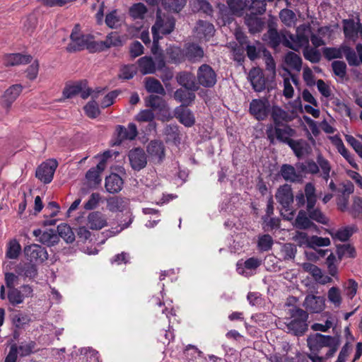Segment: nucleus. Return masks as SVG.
I'll list each match as a JSON object with an SVG mask.
<instances>
[{
  "instance_id": "obj_1",
  "label": "nucleus",
  "mask_w": 362,
  "mask_h": 362,
  "mask_svg": "<svg viewBox=\"0 0 362 362\" xmlns=\"http://www.w3.org/2000/svg\"><path fill=\"white\" fill-rule=\"evenodd\" d=\"M304 191L306 197V211L301 209L298 211L295 220V226L300 230L316 227L313 221L328 225L329 218L320 208L315 207L317 195L315 185L312 182L306 183Z\"/></svg>"
},
{
  "instance_id": "obj_2",
  "label": "nucleus",
  "mask_w": 362,
  "mask_h": 362,
  "mask_svg": "<svg viewBox=\"0 0 362 362\" xmlns=\"http://www.w3.org/2000/svg\"><path fill=\"white\" fill-rule=\"evenodd\" d=\"M356 52L347 45L337 47H325L323 49L325 57L331 60L333 59H339L344 54L349 64L353 66H358L362 64V44L358 43L356 46Z\"/></svg>"
},
{
  "instance_id": "obj_3",
  "label": "nucleus",
  "mask_w": 362,
  "mask_h": 362,
  "mask_svg": "<svg viewBox=\"0 0 362 362\" xmlns=\"http://www.w3.org/2000/svg\"><path fill=\"white\" fill-rule=\"evenodd\" d=\"M71 42L67 45L69 52H75L87 49L90 52L98 51V42L93 40L92 35H85L81 31L79 24H76L70 35Z\"/></svg>"
},
{
  "instance_id": "obj_4",
  "label": "nucleus",
  "mask_w": 362,
  "mask_h": 362,
  "mask_svg": "<svg viewBox=\"0 0 362 362\" xmlns=\"http://www.w3.org/2000/svg\"><path fill=\"white\" fill-rule=\"evenodd\" d=\"M175 21L174 18L168 16L160 15V11L158 9L156 13V20L151 28L153 35V44L156 47L158 41L163 37V35H168L173 32L175 28Z\"/></svg>"
},
{
  "instance_id": "obj_5",
  "label": "nucleus",
  "mask_w": 362,
  "mask_h": 362,
  "mask_svg": "<svg viewBox=\"0 0 362 362\" xmlns=\"http://www.w3.org/2000/svg\"><path fill=\"white\" fill-rule=\"evenodd\" d=\"M296 131L288 124L279 126L267 125L266 134L271 144L274 143V140L287 144L292 137L295 136Z\"/></svg>"
},
{
  "instance_id": "obj_6",
  "label": "nucleus",
  "mask_w": 362,
  "mask_h": 362,
  "mask_svg": "<svg viewBox=\"0 0 362 362\" xmlns=\"http://www.w3.org/2000/svg\"><path fill=\"white\" fill-rule=\"evenodd\" d=\"M291 315L293 320L287 324L289 331L296 336L304 334L308 329L306 322L308 315L307 312L300 308H294L291 310Z\"/></svg>"
},
{
  "instance_id": "obj_7",
  "label": "nucleus",
  "mask_w": 362,
  "mask_h": 362,
  "mask_svg": "<svg viewBox=\"0 0 362 362\" xmlns=\"http://www.w3.org/2000/svg\"><path fill=\"white\" fill-rule=\"evenodd\" d=\"M103 91V89L101 88H96L93 90L86 86V81H78L74 84L67 85L63 90V95L66 98H71L80 93L83 99H86L90 95L95 98H98L99 93Z\"/></svg>"
},
{
  "instance_id": "obj_8",
  "label": "nucleus",
  "mask_w": 362,
  "mask_h": 362,
  "mask_svg": "<svg viewBox=\"0 0 362 362\" xmlns=\"http://www.w3.org/2000/svg\"><path fill=\"white\" fill-rule=\"evenodd\" d=\"M311 33V27L309 24L300 25L296 29V35L288 33L289 42H286V45L293 50L308 46Z\"/></svg>"
},
{
  "instance_id": "obj_9",
  "label": "nucleus",
  "mask_w": 362,
  "mask_h": 362,
  "mask_svg": "<svg viewBox=\"0 0 362 362\" xmlns=\"http://www.w3.org/2000/svg\"><path fill=\"white\" fill-rule=\"evenodd\" d=\"M198 83L204 88H212L217 82V74L209 64H202L197 71Z\"/></svg>"
},
{
  "instance_id": "obj_10",
  "label": "nucleus",
  "mask_w": 362,
  "mask_h": 362,
  "mask_svg": "<svg viewBox=\"0 0 362 362\" xmlns=\"http://www.w3.org/2000/svg\"><path fill=\"white\" fill-rule=\"evenodd\" d=\"M263 40L266 42L271 47L276 49L281 44L288 47L286 42H289L288 33L286 31L278 32L272 26H269L267 32L264 34Z\"/></svg>"
},
{
  "instance_id": "obj_11",
  "label": "nucleus",
  "mask_w": 362,
  "mask_h": 362,
  "mask_svg": "<svg viewBox=\"0 0 362 362\" xmlns=\"http://www.w3.org/2000/svg\"><path fill=\"white\" fill-rule=\"evenodd\" d=\"M57 165L58 163L55 159H49L43 162L36 170V177L45 184L50 183Z\"/></svg>"
},
{
  "instance_id": "obj_12",
  "label": "nucleus",
  "mask_w": 362,
  "mask_h": 362,
  "mask_svg": "<svg viewBox=\"0 0 362 362\" xmlns=\"http://www.w3.org/2000/svg\"><path fill=\"white\" fill-rule=\"evenodd\" d=\"M250 113L257 120H264L270 112V105L265 98L253 99L250 103Z\"/></svg>"
},
{
  "instance_id": "obj_13",
  "label": "nucleus",
  "mask_w": 362,
  "mask_h": 362,
  "mask_svg": "<svg viewBox=\"0 0 362 362\" xmlns=\"http://www.w3.org/2000/svg\"><path fill=\"white\" fill-rule=\"evenodd\" d=\"M139 71L143 75L154 74L156 69L161 70L165 67V62L163 58H158L156 63L151 57L144 56L137 61Z\"/></svg>"
},
{
  "instance_id": "obj_14",
  "label": "nucleus",
  "mask_w": 362,
  "mask_h": 362,
  "mask_svg": "<svg viewBox=\"0 0 362 362\" xmlns=\"http://www.w3.org/2000/svg\"><path fill=\"white\" fill-rule=\"evenodd\" d=\"M25 259L30 262L42 263L48 258L47 250L37 244H31L24 247Z\"/></svg>"
},
{
  "instance_id": "obj_15",
  "label": "nucleus",
  "mask_w": 362,
  "mask_h": 362,
  "mask_svg": "<svg viewBox=\"0 0 362 362\" xmlns=\"http://www.w3.org/2000/svg\"><path fill=\"white\" fill-rule=\"evenodd\" d=\"M146 151L154 164H160L165 158V147L160 140L151 141L146 146Z\"/></svg>"
},
{
  "instance_id": "obj_16",
  "label": "nucleus",
  "mask_w": 362,
  "mask_h": 362,
  "mask_svg": "<svg viewBox=\"0 0 362 362\" xmlns=\"http://www.w3.org/2000/svg\"><path fill=\"white\" fill-rule=\"evenodd\" d=\"M129 163L133 170L139 171L147 165V156L141 148H134L128 153Z\"/></svg>"
},
{
  "instance_id": "obj_17",
  "label": "nucleus",
  "mask_w": 362,
  "mask_h": 362,
  "mask_svg": "<svg viewBox=\"0 0 362 362\" xmlns=\"http://www.w3.org/2000/svg\"><path fill=\"white\" fill-rule=\"evenodd\" d=\"M334 341V337L323 335L320 333L310 334L307 339L308 346L310 351L319 352L323 347L329 345L330 341Z\"/></svg>"
},
{
  "instance_id": "obj_18",
  "label": "nucleus",
  "mask_w": 362,
  "mask_h": 362,
  "mask_svg": "<svg viewBox=\"0 0 362 362\" xmlns=\"http://www.w3.org/2000/svg\"><path fill=\"white\" fill-rule=\"evenodd\" d=\"M303 306L313 313H320L325 308V298L323 296L308 295L304 300Z\"/></svg>"
},
{
  "instance_id": "obj_19",
  "label": "nucleus",
  "mask_w": 362,
  "mask_h": 362,
  "mask_svg": "<svg viewBox=\"0 0 362 362\" xmlns=\"http://www.w3.org/2000/svg\"><path fill=\"white\" fill-rule=\"evenodd\" d=\"M333 145L335 146L338 152L346 160V161L355 169H358V166L356 163L354 156L351 154L345 147L343 141L339 135H334L329 137Z\"/></svg>"
},
{
  "instance_id": "obj_20",
  "label": "nucleus",
  "mask_w": 362,
  "mask_h": 362,
  "mask_svg": "<svg viewBox=\"0 0 362 362\" xmlns=\"http://www.w3.org/2000/svg\"><path fill=\"white\" fill-rule=\"evenodd\" d=\"M174 115L185 127H191L195 124L193 112L185 105H180L175 109Z\"/></svg>"
},
{
  "instance_id": "obj_21",
  "label": "nucleus",
  "mask_w": 362,
  "mask_h": 362,
  "mask_svg": "<svg viewBox=\"0 0 362 362\" xmlns=\"http://www.w3.org/2000/svg\"><path fill=\"white\" fill-rule=\"evenodd\" d=\"M278 202L285 209L288 210L290 205L293 202V194L291 185L285 184L281 186L276 194Z\"/></svg>"
},
{
  "instance_id": "obj_22",
  "label": "nucleus",
  "mask_w": 362,
  "mask_h": 362,
  "mask_svg": "<svg viewBox=\"0 0 362 362\" xmlns=\"http://www.w3.org/2000/svg\"><path fill=\"white\" fill-rule=\"evenodd\" d=\"M271 117L273 124L269 125L279 126L291 122L293 119V116L285 110L279 106H273L271 110Z\"/></svg>"
},
{
  "instance_id": "obj_23",
  "label": "nucleus",
  "mask_w": 362,
  "mask_h": 362,
  "mask_svg": "<svg viewBox=\"0 0 362 362\" xmlns=\"http://www.w3.org/2000/svg\"><path fill=\"white\" fill-rule=\"evenodd\" d=\"M262 261L257 257H250L245 262L239 261L237 263V272L238 274L245 276H249L252 274V271L257 269L261 265Z\"/></svg>"
},
{
  "instance_id": "obj_24",
  "label": "nucleus",
  "mask_w": 362,
  "mask_h": 362,
  "mask_svg": "<svg viewBox=\"0 0 362 362\" xmlns=\"http://www.w3.org/2000/svg\"><path fill=\"white\" fill-rule=\"evenodd\" d=\"M33 234L36 238H38V241L42 244L49 247L56 245L59 241L58 235L52 229L45 231H42L41 229H35L33 230Z\"/></svg>"
},
{
  "instance_id": "obj_25",
  "label": "nucleus",
  "mask_w": 362,
  "mask_h": 362,
  "mask_svg": "<svg viewBox=\"0 0 362 362\" xmlns=\"http://www.w3.org/2000/svg\"><path fill=\"white\" fill-rule=\"evenodd\" d=\"M248 78L256 92H261L265 89V78L261 69H252L249 72Z\"/></svg>"
},
{
  "instance_id": "obj_26",
  "label": "nucleus",
  "mask_w": 362,
  "mask_h": 362,
  "mask_svg": "<svg viewBox=\"0 0 362 362\" xmlns=\"http://www.w3.org/2000/svg\"><path fill=\"white\" fill-rule=\"evenodd\" d=\"M116 130L119 144L124 140H134L138 134L137 127L134 123H129L127 127L118 125Z\"/></svg>"
},
{
  "instance_id": "obj_27",
  "label": "nucleus",
  "mask_w": 362,
  "mask_h": 362,
  "mask_svg": "<svg viewBox=\"0 0 362 362\" xmlns=\"http://www.w3.org/2000/svg\"><path fill=\"white\" fill-rule=\"evenodd\" d=\"M163 134L165 136V142L178 146L181 142V135L179 127L177 124H168L164 127Z\"/></svg>"
},
{
  "instance_id": "obj_28",
  "label": "nucleus",
  "mask_w": 362,
  "mask_h": 362,
  "mask_svg": "<svg viewBox=\"0 0 362 362\" xmlns=\"http://www.w3.org/2000/svg\"><path fill=\"white\" fill-rule=\"evenodd\" d=\"M342 25L345 38L356 42L358 37V23H355L354 19H344Z\"/></svg>"
},
{
  "instance_id": "obj_29",
  "label": "nucleus",
  "mask_w": 362,
  "mask_h": 362,
  "mask_svg": "<svg viewBox=\"0 0 362 362\" xmlns=\"http://www.w3.org/2000/svg\"><path fill=\"white\" fill-rule=\"evenodd\" d=\"M32 59L33 57L30 55L19 53L8 54L4 56L3 63L6 66L26 64L31 62Z\"/></svg>"
},
{
  "instance_id": "obj_30",
  "label": "nucleus",
  "mask_w": 362,
  "mask_h": 362,
  "mask_svg": "<svg viewBox=\"0 0 362 362\" xmlns=\"http://www.w3.org/2000/svg\"><path fill=\"white\" fill-rule=\"evenodd\" d=\"M195 30L197 37L205 40H208L211 37L215 32L214 26L212 23L202 20H199L197 22Z\"/></svg>"
},
{
  "instance_id": "obj_31",
  "label": "nucleus",
  "mask_w": 362,
  "mask_h": 362,
  "mask_svg": "<svg viewBox=\"0 0 362 362\" xmlns=\"http://www.w3.org/2000/svg\"><path fill=\"white\" fill-rule=\"evenodd\" d=\"M122 45V40L119 34L117 32H111L106 37L104 41L98 42V51H103L112 47H120Z\"/></svg>"
},
{
  "instance_id": "obj_32",
  "label": "nucleus",
  "mask_w": 362,
  "mask_h": 362,
  "mask_svg": "<svg viewBox=\"0 0 362 362\" xmlns=\"http://www.w3.org/2000/svg\"><path fill=\"white\" fill-rule=\"evenodd\" d=\"M33 262H23L16 265L15 271L19 276L30 279H34L37 274V269Z\"/></svg>"
},
{
  "instance_id": "obj_33",
  "label": "nucleus",
  "mask_w": 362,
  "mask_h": 362,
  "mask_svg": "<svg viewBox=\"0 0 362 362\" xmlns=\"http://www.w3.org/2000/svg\"><path fill=\"white\" fill-rule=\"evenodd\" d=\"M87 221L88 227L92 230H100L107 226V220L100 211L90 213Z\"/></svg>"
},
{
  "instance_id": "obj_34",
  "label": "nucleus",
  "mask_w": 362,
  "mask_h": 362,
  "mask_svg": "<svg viewBox=\"0 0 362 362\" xmlns=\"http://www.w3.org/2000/svg\"><path fill=\"white\" fill-rule=\"evenodd\" d=\"M123 183V180L119 175L112 173L106 177L105 186L109 193L115 194L121 191Z\"/></svg>"
},
{
  "instance_id": "obj_35",
  "label": "nucleus",
  "mask_w": 362,
  "mask_h": 362,
  "mask_svg": "<svg viewBox=\"0 0 362 362\" xmlns=\"http://www.w3.org/2000/svg\"><path fill=\"white\" fill-rule=\"evenodd\" d=\"M194 89L180 88L174 93V98L178 102L182 103L181 105L185 107L189 105L195 99Z\"/></svg>"
},
{
  "instance_id": "obj_36",
  "label": "nucleus",
  "mask_w": 362,
  "mask_h": 362,
  "mask_svg": "<svg viewBox=\"0 0 362 362\" xmlns=\"http://www.w3.org/2000/svg\"><path fill=\"white\" fill-rule=\"evenodd\" d=\"M258 14H247L245 17V23L251 33H257L262 31L264 22L257 16Z\"/></svg>"
},
{
  "instance_id": "obj_37",
  "label": "nucleus",
  "mask_w": 362,
  "mask_h": 362,
  "mask_svg": "<svg viewBox=\"0 0 362 362\" xmlns=\"http://www.w3.org/2000/svg\"><path fill=\"white\" fill-rule=\"evenodd\" d=\"M145 102L147 107L160 112L168 110L166 102L160 96L151 95L146 99Z\"/></svg>"
},
{
  "instance_id": "obj_38",
  "label": "nucleus",
  "mask_w": 362,
  "mask_h": 362,
  "mask_svg": "<svg viewBox=\"0 0 362 362\" xmlns=\"http://www.w3.org/2000/svg\"><path fill=\"white\" fill-rule=\"evenodd\" d=\"M287 145L298 158L303 157L307 153L309 147L308 142L303 139L294 140L291 139Z\"/></svg>"
},
{
  "instance_id": "obj_39",
  "label": "nucleus",
  "mask_w": 362,
  "mask_h": 362,
  "mask_svg": "<svg viewBox=\"0 0 362 362\" xmlns=\"http://www.w3.org/2000/svg\"><path fill=\"white\" fill-rule=\"evenodd\" d=\"M185 56L192 62H199L204 57V50L198 45L192 43L186 47Z\"/></svg>"
},
{
  "instance_id": "obj_40",
  "label": "nucleus",
  "mask_w": 362,
  "mask_h": 362,
  "mask_svg": "<svg viewBox=\"0 0 362 362\" xmlns=\"http://www.w3.org/2000/svg\"><path fill=\"white\" fill-rule=\"evenodd\" d=\"M23 90V86L20 84H15L9 87L4 95V102L7 107L16 100Z\"/></svg>"
},
{
  "instance_id": "obj_41",
  "label": "nucleus",
  "mask_w": 362,
  "mask_h": 362,
  "mask_svg": "<svg viewBox=\"0 0 362 362\" xmlns=\"http://www.w3.org/2000/svg\"><path fill=\"white\" fill-rule=\"evenodd\" d=\"M281 175L283 178L291 182H298L300 180V175L296 172L295 168L288 164H284L281 167Z\"/></svg>"
},
{
  "instance_id": "obj_42",
  "label": "nucleus",
  "mask_w": 362,
  "mask_h": 362,
  "mask_svg": "<svg viewBox=\"0 0 362 362\" xmlns=\"http://www.w3.org/2000/svg\"><path fill=\"white\" fill-rule=\"evenodd\" d=\"M145 88L147 92L151 93H157L165 95V91L160 82L152 77L146 78Z\"/></svg>"
},
{
  "instance_id": "obj_43",
  "label": "nucleus",
  "mask_w": 362,
  "mask_h": 362,
  "mask_svg": "<svg viewBox=\"0 0 362 362\" xmlns=\"http://www.w3.org/2000/svg\"><path fill=\"white\" fill-rule=\"evenodd\" d=\"M229 11L232 15L241 16L247 7L246 0H227Z\"/></svg>"
},
{
  "instance_id": "obj_44",
  "label": "nucleus",
  "mask_w": 362,
  "mask_h": 362,
  "mask_svg": "<svg viewBox=\"0 0 362 362\" xmlns=\"http://www.w3.org/2000/svg\"><path fill=\"white\" fill-rule=\"evenodd\" d=\"M127 206V201L121 197H112L107 201V207L112 212L123 211Z\"/></svg>"
},
{
  "instance_id": "obj_45",
  "label": "nucleus",
  "mask_w": 362,
  "mask_h": 362,
  "mask_svg": "<svg viewBox=\"0 0 362 362\" xmlns=\"http://www.w3.org/2000/svg\"><path fill=\"white\" fill-rule=\"evenodd\" d=\"M177 83L187 89H195L196 84L194 78L192 74L188 72H181L177 76Z\"/></svg>"
},
{
  "instance_id": "obj_46",
  "label": "nucleus",
  "mask_w": 362,
  "mask_h": 362,
  "mask_svg": "<svg viewBox=\"0 0 362 362\" xmlns=\"http://www.w3.org/2000/svg\"><path fill=\"white\" fill-rule=\"evenodd\" d=\"M317 162L319 166V170L321 169L322 171L320 176L326 182H327L330 177V172L332 169L329 160L325 158L322 155H318L317 157Z\"/></svg>"
},
{
  "instance_id": "obj_47",
  "label": "nucleus",
  "mask_w": 362,
  "mask_h": 362,
  "mask_svg": "<svg viewBox=\"0 0 362 362\" xmlns=\"http://www.w3.org/2000/svg\"><path fill=\"white\" fill-rule=\"evenodd\" d=\"M285 63L291 69L299 71L302 66V59L296 53L288 52L285 56Z\"/></svg>"
},
{
  "instance_id": "obj_48",
  "label": "nucleus",
  "mask_w": 362,
  "mask_h": 362,
  "mask_svg": "<svg viewBox=\"0 0 362 362\" xmlns=\"http://www.w3.org/2000/svg\"><path fill=\"white\" fill-rule=\"evenodd\" d=\"M155 115L151 110L146 109L141 110L136 115V120L138 122H149V127L155 129H156V123L154 122Z\"/></svg>"
},
{
  "instance_id": "obj_49",
  "label": "nucleus",
  "mask_w": 362,
  "mask_h": 362,
  "mask_svg": "<svg viewBox=\"0 0 362 362\" xmlns=\"http://www.w3.org/2000/svg\"><path fill=\"white\" fill-rule=\"evenodd\" d=\"M337 254L340 260L343 258H354L356 256V250L349 244L338 245L337 246Z\"/></svg>"
},
{
  "instance_id": "obj_50",
  "label": "nucleus",
  "mask_w": 362,
  "mask_h": 362,
  "mask_svg": "<svg viewBox=\"0 0 362 362\" xmlns=\"http://www.w3.org/2000/svg\"><path fill=\"white\" fill-rule=\"evenodd\" d=\"M267 0H246L247 7L252 13L262 14L266 11Z\"/></svg>"
},
{
  "instance_id": "obj_51",
  "label": "nucleus",
  "mask_w": 362,
  "mask_h": 362,
  "mask_svg": "<svg viewBox=\"0 0 362 362\" xmlns=\"http://www.w3.org/2000/svg\"><path fill=\"white\" fill-rule=\"evenodd\" d=\"M58 237L60 236L66 243H71L75 240V235L71 227L67 224H60L57 226Z\"/></svg>"
},
{
  "instance_id": "obj_52",
  "label": "nucleus",
  "mask_w": 362,
  "mask_h": 362,
  "mask_svg": "<svg viewBox=\"0 0 362 362\" xmlns=\"http://www.w3.org/2000/svg\"><path fill=\"white\" fill-rule=\"evenodd\" d=\"M354 231H356L355 227L346 226L339 229L334 233H332L331 235L334 239L345 242L349 239Z\"/></svg>"
},
{
  "instance_id": "obj_53",
  "label": "nucleus",
  "mask_w": 362,
  "mask_h": 362,
  "mask_svg": "<svg viewBox=\"0 0 362 362\" xmlns=\"http://www.w3.org/2000/svg\"><path fill=\"white\" fill-rule=\"evenodd\" d=\"M21 246L16 239L9 241L6 253V256L8 259H17L20 255Z\"/></svg>"
},
{
  "instance_id": "obj_54",
  "label": "nucleus",
  "mask_w": 362,
  "mask_h": 362,
  "mask_svg": "<svg viewBox=\"0 0 362 362\" xmlns=\"http://www.w3.org/2000/svg\"><path fill=\"white\" fill-rule=\"evenodd\" d=\"M146 12L147 8L142 3L134 4L129 8V15L134 19H143Z\"/></svg>"
},
{
  "instance_id": "obj_55",
  "label": "nucleus",
  "mask_w": 362,
  "mask_h": 362,
  "mask_svg": "<svg viewBox=\"0 0 362 362\" xmlns=\"http://www.w3.org/2000/svg\"><path fill=\"white\" fill-rule=\"evenodd\" d=\"M327 298L330 303L334 304L335 308H339L342 301L341 291L339 288L333 286L327 292Z\"/></svg>"
},
{
  "instance_id": "obj_56",
  "label": "nucleus",
  "mask_w": 362,
  "mask_h": 362,
  "mask_svg": "<svg viewBox=\"0 0 362 362\" xmlns=\"http://www.w3.org/2000/svg\"><path fill=\"white\" fill-rule=\"evenodd\" d=\"M274 243L273 238L269 234H264L259 236L257 242V247L261 252L269 250Z\"/></svg>"
},
{
  "instance_id": "obj_57",
  "label": "nucleus",
  "mask_w": 362,
  "mask_h": 362,
  "mask_svg": "<svg viewBox=\"0 0 362 362\" xmlns=\"http://www.w3.org/2000/svg\"><path fill=\"white\" fill-rule=\"evenodd\" d=\"M186 0H162L165 9L179 12L185 5Z\"/></svg>"
},
{
  "instance_id": "obj_58",
  "label": "nucleus",
  "mask_w": 362,
  "mask_h": 362,
  "mask_svg": "<svg viewBox=\"0 0 362 362\" xmlns=\"http://www.w3.org/2000/svg\"><path fill=\"white\" fill-rule=\"evenodd\" d=\"M257 46L247 45L246 52L248 58L253 61L259 57V54L262 52L263 49H266L259 42H257Z\"/></svg>"
},
{
  "instance_id": "obj_59",
  "label": "nucleus",
  "mask_w": 362,
  "mask_h": 362,
  "mask_svg": "<svg viewBox=\"0 0 362 362\" xmlns=\"http://www.w3.org/2000/svg\"><path fill=\"white\" fill-rule=\"evenodd\" d=\"M332 68L334 75L344 79L346 75V64L343 61H334L332 63Z\"/></svg>"
},
{
  "instance_id": "obj_60",
  "label": "nucleus",
  "mask_w": 362,
  "mask_h": 362,
  "mask_svg": "<svg viewBox=\"0 0 362 362\" xmlns=\"http://www.w3.org/2000/svg\"><path fill=\"white\" fill-rule=\"evenodd\" d=\"M167 54L173 63H180L184 58L182 50L178 47H171L167 49Z\"/></svg>"
},
{
  "instance_id": "obj_61",
  "label": "nucleus",
  "mask_w": 362,
  "mask_h": 362,
  "mask_svg": "<svg viewBox=\"0 0 362 362\" xmlns=\"http://www.w3.org/2000/svg\"><path fill=\"white\" fill-rule=\"evenodd\" d=\"M96 98H93V100L88 103L84 107L85 112L90 118H95L100 113L98 105L95 100Z\"/></svg>"
},
{
  "instance_id": "obj_62",
  "label": "nucleus",
  "mask_w": 362,
  "mask_h": 362,
  "mask_svg": "<svg viewBox=\"0 0 362 362\" xmlns=\"http://www.w3.org/2000/svg\"><path fill=\"white\" fill-rule=\"evenodd\" d=\"M8 299L11 304L16 305L23 302L24 298L21 294V290L16 288H13L8 290Z\"/></svg>"
},
{
  "instance_id": "obj_63",
  "label": "nucleus",
  "mask_w": 362,
  "mask_h": 362,
  "mask_svg": "<svg viewBox=\"0 0 362 362\" xmlns=\"http://www.w3.org/2000/svg\"><path fill=\"white\" fill-rule=\"evenodd\" d=\"M306 47L303 50L304 57L313 63H317L321 59L320 52L315 48Z\"/></svg>"
},
{
  "instance_id": "obj_64",
  "label": "nucleus",
  "mask_w": 362,
  "mask_h": 362,
  "mask_svg": "<svg viewBox=\"0 0 362 362\" xmlns=\"http://www.w3.org/2000/svg\"><path fill=\"white\" fill-rule=\"evenodd\" d=\"M349 212L354 218L362 219V197H356L354 198Z\"/></svg>"
}]
</instances>
